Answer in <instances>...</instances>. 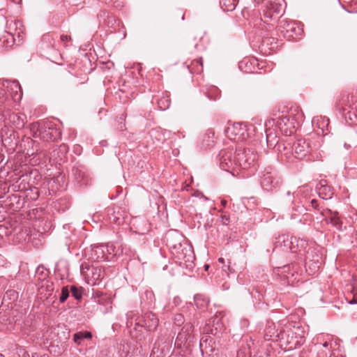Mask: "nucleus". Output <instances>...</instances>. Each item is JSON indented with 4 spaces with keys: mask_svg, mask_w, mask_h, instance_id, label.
Wrapping results in <instances>:
<instances>
[{
    "mask_svg": "<svg viewBox=\"0 0 357 357\" xmlns=\"http://www.w3.org/2000/svg\"><path fill=\"white\" fill-rule=\"evenodd\" d=\"M226 204H227V201H225V200H222V204L223 206H225V205H226Z\"/></svg>",
    "mask_w": 357,
    "mask_h": 357,
    "instance_id": "nucleus-55",
    "label": "nucleus"
},
{
    "mask_svg": "<svg viewBox=\"0 0 357 357\" xmlns=\"http://www.w3.org/2000/svg\"><path fill=\"white\" fill-rule=\"evenodd\" d=\"M261 47H268L270 50L274 51L278 48L277 39L273 37L264 36L261 40Z\"/></svg>",
    "mask_w": 357,
    "mask_h": 357,
    "instance_id": "nucleus-25",
    "label": "nucleus"
},
{
    "mask_svg": "<svg viewBox=\"0 0 357 357\" xmlns=\"http://www.w3.org/2000/svg\"><path fill=\"white\" fill-rule=\"evenodd\" d=\"M214 132L211 130H207V132H206L205 134V139H204V141L206 140L207 144L206 145L207 146H211V144L213 143V137H214Z\"/></svg>",
    "mask_w": 357,
    "mask_h": 357,
    "instance_id": "nucleus-34",
    "label": "nucleus"
},
{
    "mask_svg": "<svg viewBox=\"0 0 357 357\" xmlns=\"http://www.w3.org/2000/svg\"><path fill=\"white\" fill-rule=\"evenodd\" d=\"M92 334L89 331H80L73 335V340L78 345L82 344L84 340H90Z\"/></svg>",
    "mask_w": 357,
    "mask_h": 357,
    "instance_id": "nucleus-26",
    "label": "nucleus"
},
{
    "mask_svg": "<svg viewBox=\"0 0 357 357\" xmlns=\"http://www.w3.org/2000/svg\"><path fill=\"white\" fill-rule=\"evenodd\" d=\"M105 245H91V249L86 252L89 259L94 261H107V256L105 252Z\"/></svg>",
    "mask_w": 357,
    "mask_h": 357,
    "instance_id": "nucleus-12",
    "label": "nucleus"
},
{
    "mask_svg": "<svg viewBox=\"0 0 357 357\" xmlns=\"http://www.w3.org/2000/svg\"><path fill=\"white\" fill-rule=\"evenodd\" d=\"M222 269L225 272L227 273V275L231 274L234 273V268L231 266V262L229 260H227V264L224 265L222 266Z\"/></svg>",
    "mask_w": 357,
    "mask_h": 357,
    "instance_id": "nucleus-39",
    "label": "nucleus"
},
{
    "mask_svg": "<svg viewBox=\"0 0 357 357\" xmlns=\"http://www.w3.org/2000/svg\"><path fill=\"white\" fill-rule=\"evenodd\" d=\"M70 290L72 295L75 299L79 300L82 298V292L79 289L77 288L76 287L72 286Z\"/></svg>",
    "mask_w": 357,
    "mask_h": 357,
    "instance_id": "nucleus-37",
    "label": "nucleus"
},
{
    "mask_svg": "<svg viewBox=\"0 0 357 357\" xmlns=\"http://www.w3.org/2000/svg\"><path fill=\"white\" fill-rule=\"evenodd\" d=\"M238 3V0H220V4L224 11L230 12L236 8Z\"/></svg>",
    "mask_w": 357,
    "mask_h": 357,
    "instance_id": "nucleus-27",
    "label": "nucleus"
},
{
    "mask_svg": "<svg viewBox=\"0 0 357 357\" xmlns=\"http://www.w3.org/2000/svg\"><path fill=\"white\" fill-rule=\"evenodd\" d=\"M74 177L77 182L80 185H87L89 181L88 174L80 168H74L73 169Z\"/></svg>",
    "mask_w": 357,
    "mask_h": 357,
    "instance_id": "nucleus-22",
    "label": "nucleus"
},
{
    "mask_svg": "<svg viewBox=\"0 0 357 357\" xmlns=\"http://www.w3.org/2000/svg\"><path fill=\"white\" fill-rule=\"evenodd\" d=\"M311 204L312 207H314V208H316L318 206L317 201L316 199H312Z\"/></svg>",
    "mask_w": 357,
    "mask_h": 357,
    "instance_id": "nucleus-48",
    "label": "nucleus"
},
{
    "mask_svg": "<svg viewBox=\"0 0 357 357\" xmlns=\"http://www.w3.org/2000/svg\"><path fill=\"white\" fill-rule=\"evenodd\" d=\"M357 291V289H354V292Z\"/></svg>",
    "mask_w": 357,
    "mask_h": 357,
    "instance_id": "nucleus-61",
    "label": "nucleus"
},
{
    "mask_svg": "<svg viewBox=\"0 0 357 357\" xmlns=\"http://www.w3.org/2000/svg\"><path fill=\"white\" fill-rule=\"evenodd\" d=\"M282 144H278V149L279 150V151L281 153L282 155H286L287 158H289V156L288 155V153L287 152H285L286 149H287V146H283V151L281 149V147H282Z\"/></svg>",
    "mask_w": 357,
    "mask_h": 357,
    "instance_id": "nucleus-42",
    "label": "nucleus"
},
{
    "mask_svg": "<svg viewBox=\"0 0 357 357\" xmlns=\"http://www.w3.org/2000/svg\"><path fill=\"white\" fill-rule=\"evenodd\" d=\"M357 102V96L354 94H348L344 96L341 98V99L337 102L336 107L338 108L340 111H346L348 107L351 110H357V106L355 104Z\"/></svg>",
    "mask_w": 357,
    "mask_h": 357,
    "instance_id": "nucleus-14",
    "label": "nucleus"
},
{
    "mask_svg": "<svg viewBox=\"0 0 357 357\" xmlns=\"http://www.w3.org/2000/svg\"><path fill=\"white\" fill-rule=\"evenodd\" d=\"M275 243L276 247L280 246L283 248L282 250H289L293 253L298 252L301 255H305L306 266L312 268L314 273L319 271L320 265L321 264L320 257L317 255V259H314V257L312 256V253H310L309 251H306L307 242L305 239L296 236L282 235L279 236Z\"/></svg>",
    "mask_w": 357,
    "mask_h": 357,
    "instance_id": "nucleus-1",
    "label": "nucleus"
},
{
    "mask_svg": "<svg viewBox=\"0 0 357 357\" xmlns=\"http://www.w3.org/2000/svg\"><path fill=\"white\" fill-rule=\"evenodd\" d=\"M227 137L234 142L245 140L249 137L247 126L241 123H234L225 130Z\"/></svg>",
    "mask_w": 357,
    "mask_h": 357,
    "instance_id": "nucleus-7",
    "label": "nucleus"
},
{
    "mask_svg": "<svg viewBox=\"0 0 357 357\" xmlns=\"http://www.w3.org/2000/svg\"><path fill=\"white\" fill-rule=\"evenodd\" d=\"M174 324L176 326H181L184 323V317L181 314H176L174 319Z\"/></svg>",
    "mask_w": 357,
    "mask_h": 357,
    "instance_id": "nucleus-38",
    "label": "nucleus"
},
{
    "mask_svg": "<svg viewBox=\"0 0 357 357\" xmlns=\"http://www.w3.org/2000/svg\"><path fill=\"white\" fill-rule=\"evenodd\" d=\"M315 121H316V119H314L312 120V123H315Z\"/></svg>",
    "mask_w": 357,
    "mask_h": 357,
    "instance_id": "nucleus-59",
    "label": "nucleus"
},
{
    "mask_svg": "<svg viewBox=\"0 0 357 357\" xmlns=\"http://www.w3.org/2000/svg\"><path fill=\"white\" fill-rule=\"evenodd\" d=\"M206 341H207V339L206 340H203V339L201 340V342H200V347L201 348L203 347L204 342H206Z\"/></svg>",
    "mask_w": 357,
    "mask_h": 357,
    "instance_id": "nucleus-52",
    "label": "nucleus"
},
{
    "mask_svg": "<svg viewBox=\"0 0 357 357\" xmlns=\"http://www.w3.org/2000/svg\"><path fill=\"white\" fill-rule=\"evenodd\" d=\"M82 273L86 278L90 279L95 284L97 282L100 281L105 276L104 269L99 266H91L89 267L82 266Z\"/></svg>",
    "mask_w": 357,
    "mask_h": 357,
    "instance_id": "nucleus-11",
    "label": "nucleus"
},
{
    "mask_svg": "<svg viewBox=\"0 0 357 357\" xmlns=\"http://www.w3.org/2000/svg\"><path fill=\"white\" fill-rule=\"evenodd\" d=\"M195 303L198 308L204 309L208 304V299L204 295L197 294L194 297Z\"/></svg>",
    "mask_w": 357,
    "mask_h": 357,
    "instance_id": "nucleus-28",
    "label": "nucleus"
},
{
    "mask_svg": "<svg viewBox=\"0 0 357 357\" xmlns=\"http://www.w3.org/2000/svg\"><path fill=\"white\" fill-rule=\"evenodd\" d=\"M23 357H29V354L26 352L24 353Z\"/></svg>",
    "mask_w": 357,
    "mask_h": 357,
    "instance_id": "nucleus-54",
    "label": "nucleus"
},
{
    "mask_svg": "<svg viewBox=\"0 0 357 357\" xmlns=\"http://www.w3.org/2000/svg\"><path fill=\"white\" fill-rule=\"evenodd\" d=\"M259 181L265 190L271 191L280 185L281 179L272 167H268L260 172Z\"/></svg>",
    "mask_w": 357,
    "mask_h": 357,
    "instance_id": "nucleus-3",
    "label": "nucleus"
},
{
    "mask_svg": "<svg viewBox=\"0 0 357 357\" xmlns=\"http://www.w3.org/2000/svg\"><path fill=\"white\" fill-rule=\"evenodd\" d=\"M317 190L319 195L324 199H331L333 194L330 186L317 188Z\"/></svg>",
    "mask_w": 357,
    "mask_h": 357,
    "instance_id": "nucleus-31",
    "label": "nucleus"
},
{
    "mask_svg": "<svg viewBox=\"0 0 357 357\" xmlns=\"http://www.w3.org/2000/svg\"><path fill=\"white\" fill-rule=\"evenodd\" d=\"M194 337V326L190 323L185 324L177 335L176 344L180 347H188L193 341Z\"/></svg>",
    "mask_w": 357,
    "mask_h": 357,
    "instance_id": "nucleus-8",
    "label": "nucleus"
},
{
    "mask_svg": "<svg viewBox=\"0 0 357 357\" xmlns=\"http://www.w3.org/2000/svg\"><path fill=\"white\" fill-rule=\"evenodd\" d=\"M349 303L351 304V305L357 304V296H356V293H354V298L351 301H349Z\"/></svg>",
    "mask_w": 357,
    "mask_h": 357,
    "instance_id": "nucleus-45",
    "label": "nucleus"
},
{
    "mask_svg": "<svg viewBox=\"0 0 357 357\" xmlns=\"http://www.w3.org/2000/svg\"><path fill=\"white\" fill-rule=\"evenodd\" d=\"M143 326L149 331H155L158 325V319L153 312H147L143 316Z\"/></svg>",
    "mask_w": 357,
    "mask_h": 357,
    "instance_id": "nucleus-18",
    "label": "nucleus"
},
{
    "mask_svg": "<svg viewBox=\"0 0 357 357\" xmlns=\"http://www.w3.org/2000/svg\"><path fill=\"white\" fill-rule=\"evenodd\" d=\"M218 262H219V263H220V264H225V259H224V258H222V257H220V258L218 259Z\"/></svg>",
    "mask_w": 357,
    "mask_h": 357,
    "instance_id": "nucleus-50",
    "label": "nucleus"
},
{
    "mask_svg": "<svg viewBox=\"0 0 357 357\" xmlns=\"http://www.w3.org/2000/svg\"><path fill=\"white\" fill-rule=\"evenodd\" d=\"M284 13V6L281 0L268 1L264 10V16L268 19H276Z\"/></svg>",
    "mask_w": 357,
    "mask_h": 357,
    "instance_id": "nucleus-10",
    "label": "nucleus"
},
{
    "mask_svg": "<svg viewBox=\"0 0 357 357\" xmlns=\"http://www.w3.org/2000/svg\"><path fill=\"white\" fill-rule=\"evenodd\" d=\"M278 31L288 40L297 39L303 33V27L299 23L287 20L280 22Z\"/></svg>",
    "mask_w": 357,
    "mask_h": 357,
    "instance_id": "nucleus-4",
    "label": "nucleus"
},
{
    "mask_svg": "<svg viewBox=\"0 0 357 357\" xmlns=\"http://www.w3.org/2000/svg\"><path fill=\"white\" fill-rule=\"evenodd\" d=\"M167 347V342L164 339H158L153 344L150 357H163Z\"/></svg>",
    "mask_w": 357,
    "mask_h": 357,
    "instance_id": "nucleus-20",
    "label": "nucleus"
},
{
    "mask_svg": "<svg viewBox=\"0 0 357 357\" xmlns=\"http://www.w3.org/2000/svg\"><path fill=\"white\" fill-rule=\"evenodd\" d=\"M18 298V293L13 289L8 290L3 296V303H6L7 300L10 301V302L8 303V305L11 304L12 302H14Z\"/></svg>",
    "mask_w": 357,
    "mask_h": 357,
    "instance_id": "nucleus-29",
    "label": "nucleus"
},
{
    "mask_svg": "<svg viewBox=\"0 0 357 357\" xmlns=\"http://www.w3.org/2000/svg\"><path fill=\"white\" fill-rule=\"evenodd\" d=\"M235 155L238 171L250 168L257 160V155L250 149H237Z\"/></svg>",
    "mask_w": 357,
    "mask_h": 357,
    "instance_id": "nucleus-5",
    "label": "nucleus"
},
{
    "mask_svg": "<svg viewBox=\"0 0 357 357\" xmlns=\"http://www.w3.org/2000/svg\"><path fill=\"white\" fill-rule=\"evenodd\" d=\"M287 195L290 197L289 201L293 200V194H291L290 191L287 192Z\"/></svg>",
    "mask_w": 357,
    "mask_h": 357,
    "instance_id": "nucleus-49",
    "label": "nucleus"
},
{
    "mask_svg": "<svg viewBox=\"0 0 357 357\" xmlns=\"http://www.w3.org/2000/svg\"><path fill=\"white\" fill-rule=\"evenodd\" d=\"M158 107L162 110H165L170 105V100L167 98H163L158 101Z\"/></svg>",
    "mask_w": 357,
    "mask_h": 357,
    "instance_id": "nucleus-33",
    "label": "nucleus"
},
{
    "mask_svg": "<svg viewBox=\"0 0 357 357\" xmlns=\"http://www.w3.org/2000/svg\"><path fill=\"white\" fill-rule=\"evenodd\" d=\"M222 218L224 220L223 224L227 225L229 223V218L228 217L223 215Z\"/></svg>",
    "mask_w": 357,
    "mask_h": 357,
    "instance_id": "nucleus-47",
    "label": "nucleus"
},
{
    "mask_svg": "<svg viewBox=\"0 0 357 357\" xmlns=\"http://www.w3.org/2000/svg\"><path fill=\"white\" fill-rule=\"evenodd\" d=\"M0 357H5L2 354L0 353Z\"/></svg>",
    "mask_w": 357,
    "mask_h": 357,
    "instance_id": "nucleus-58",
    "label": "nucleus"
},
{
    "mask_svg": "<svg viewBox=\"0 0 357 357\" xmlns=\"http://www.w3.org/2000/svg\"><path fill=\"white\" fill-rule=\"evenodd\" d=\"M310 152L309 144L304 139H299L294 142L292 146V155L295 158L302 159Z\"/></svg>",
    "mask_w": 357,
    "mask_h": 357,
    "instance_id": "nucleus-13",
    "label": "nucleus"
},
{
    "mask_svg": "<svg viewBox=\"0 0 357 357\" xmlns=\"http://www.w3.org/2000/svg\"><path fill=\"white\" fill-rule=\"evenodd\" d=\"M181 234L176 231H169L165 236L167 244L172 249V251H175L181 245Z\"/></svg>",
    "mask_w": 357,
    "mask_h": 357,
    "instance_id": "nucleus-17",
    "label": "nucleus"
},
{
    "mask_svg": "<svg viewBox=\"0 0 357 357\" xmlns=\"http://www.w3.org/2000/svg\"><path fill=\"white\" fill-rule=\"evenodd\" d=\"M265 338L268 340H272L278 341V340L283 338V333L278 330H275V326H269L266 328L265 331Z\"/></svg>",
    "mask_w": 357,
    "mask_h": 357,
    "instance_id": "nucleus-24",
    "label": "nucleus"
},
{
    "mask_svg": "<svg viewBox=\"0 0 357 357\" xmlns=\"http://www.w3.org/2000/svg\"><path fill=\"white\" fill-rule=\"evenodd\" d=\"M330 223L335 227L337 230L342 229V222L337 215V213H334L329 218Z\"/></svg>",
    "mask_w": 357,
    "mask_h": 357,
    "instance_id": "nucleus-32",
    "label": "nucleus"
},
{
    "mask_svg": "<svg viewBox=\"0 0 357 357\" xmlns=\"http://www.w3.org/2000/svg\"><path fill=\"white\" fill-rule=\"evenodd\" d=\"M116 209V208L115 207L109 208L107 209L109 220L112 222L121 225L124 221V217L123 215L120 213L119 208H117V211Z\"/></svg>",
    "mask_w": 357,
    "mask_h": 357,
    "instance_id": "nucleus-23",
    "label": "nucleus"
},
{
    "mask_svg": "<svg viewBox=\"0 0 357 357\" xmlns=\"http://www.w3.org/2000/svg\"><path fill=\"white\" fill-rule=\"evenodd\" d=\"M268 26L269 28H273V25L268 24Z\"/></svg>",
    "mask_w": 357,
    "mask_h": 357,
    "instance_id": "nucleus-57",
    "label": "nucleus"
},
{
    "mask_svg": "<svg viewBox=\"0 0 357 357\" xmlns=\"http://www.w3.org/2000/svg\"><path fill=\"white\" fill-rule=\"evenodd\" d=\"M177 262L181 266L191 268L195 259L192 246L184 243L181 244L175 251H172Z\"/></svg>",
    "mask_w": 357,
    "mask_h": 357,
    "instance_id": "nucleus-2",
    "label": "nucleus"
},
{
    "mask_svg": "<svg viewBox=\"0 0 357 357\" xmlns=\"http://www.w3.org/2000/svg\"><path fill=\"white\" fill-rule=\"evenodd\" d=\"M220 167L225 171L230 172L232 175L238 174L237 160L235 151L232 149L222 151L220 153Z\"/></svg>",
    "mask_w": 357,
    "mask_h": 357,
    "instance_id": "nucleus-6",
    "label": "nucleus"
},
{
    "mask_svg": "<svg viewBox=\"0 0 357 357\" xmlns=\"http://www.w3.org/2000/svg\"><path fill=\"white\" fill-rule=\"evenodd\" d=\"M5 118L17 128L21 129L24 128L26 117L24 114L14 113L10 111L6 112L4 114Z\"/></svg>",
    "mask_w": 357,
    "mask_h": 357,
    "instance_id": "nucleus-16",
    "label": "nucleus"
},
{
    "mask_svg": "<svg viewBox=\"0 0 357 357\" xmlns=\"http://www.w3.org/2000/svg\"><path fill=\"white\" fill-rule=\"evenodd\" d=\"M266 142L269 146L274 145L275 143H277L276 136L273 135L271 132H268L266 130Z\"/></svg>",
    "mask_w": 357,
    "mask_h": 357,
    "instance_id": "nucleus-35",
    "label": "nucleus"
},
{
    "mask_svg": "<svg viewBox=\"0 0 357 357\" xmlns=\"http://www.w3.org/2000/svg\"><path fill=\"white\" fill-rule=\"evenodd\" d=\"M205 268H206V269H208V265H206V266H205Z\"/></svg>",
    "mask_w": 357,
    "mask_h": 357,
    "instance_id": "nucleus-60",
    "label": "nucleus"
},
{
    "mask_svg": "<svg viewBox=\"0 0 357 357\" xmlns=\"http://www.w3.org/2000/svg\"><path fill=\"white\" fill-rule=\"evenodd\" d=\"M105 252L107 256V261L112 260L114 257H115L117 255L118 250H116V248L115 245H114L112 243H107V245H105Z\"/></svg>",
    "mask_w": 357,
    "mask_h": 357,
    "instance_id": "nucleus-30",
    "label": "nucleus"
},
{
    "mask_svg": "<svg viewBox=\"0 0 357 357\" xmlns=\"http://www.w3.org/2000/svg\"><path fill=\"white\" fill-rule=\"evenodd\" d=\"M328 122H329L328 119H324L322 120L321 123L322 124H326V126H328ZM324 125H323V126H321H321L319 125V128H320L321 129L322 132H324Z\"/></svg>",
    "mask_w": 357,
    "mask_h": 357,
    "instance_id": "nucleus-44",
    "label": "nucleus"
},
{
    "mask_svg": "<svg viewBox=\"0 0 357 357\" xmlns=\"http://www.w3.org/2000/svg\"><path fill=\"white\" fill-rule=\"evenodd\" d=\"M246 63V61H243L240 63V65H239V67L240 68H243V64H245Z\"/></svg>",
    "mask_w": 357,
    "mask_h": 357,
    "instance_id": "nucleus-51",
    "label": "nucleus"
},
{
    "mask_svg": "<svg viewBox=\"0 0 357 357\" xmlns=\"http://www.w3.org/2000/svg\"><path fill=\"white\" fill-rule=\"evenodd\" d=\"M287 114L293 119L298 126L304 120V114L302 110L298 106H293L289 108Z\"/></svg>",
    "mask_w": 357,
    "mask_h": 357,
    "instance_id": "nucleus-21",
    "label": "nucleus"
},
{
    "mask_svg": "<svg viewBox=\"0 0 357 357\" xmlns=\"http://www.w3.org/2000/svg\"><path fill=\"white\" fill-rule=\"evenodd\" d=\"M7 88L10 90V96L15 102L20 101L22 98V89L17 80L8 82Z\"/></svg>",
    "mask_w": 357,
    "mask_h": 357,
    "instance_id": "nucleus-19",
    "label": "nucleus"
},
{
    "mask_svg": "<svg viewBox=\"0 0 357 357\" xmlns=\"http://www.w3.org/2000/svg\"><path fill=\"white\" fill-rule=\"evenodd\" d=\"M32 357H36V355H33Z\"/></svg>",
    "mask_w": 357,
    "mask_h": 357,
    "instance_id": "nucleus-62",
    "label": "nucleus"
},
{
    "mask_svg": "<svg viewBox=\"0 0 357 357\" xmlns=\"http://www.w3.org/2000/svg\"><path fill=\"white\" fill-rule=\"evenodd\" d=\"M256 2H257L258 3L263 1L264 0H255Z\"/></svg>",
    "mask_w": 357,
    "mask_h": 357,
    "instance_id": "nucleus-56",
    "label": "nucleus"
},
{
    "mask_svg": "<svg viewBox=\"0 0 357 357\" xmlns=\"http://www.w3.org/2000/svg\"><path fill=\"white\" fill-rule=\"evenodd\" d=\"M38 131L40 137L44 141H56L61 135L59 130L54 127H41Z\"/></svg>",
    "mask_w": 357,
    "mask_h": 357,
    "instance_id": "nucleus-15",
    "label": "nucleus"
},
{
    "mask_svg": "<svg viewBox=\"0 0 357 357\" xmlns=\"http://www.w3.org/2000/svg\"><path fill=\"white\" fill-rule=\"evenodd\" d=\"M69 296V291L68 287H63L61 289V296L59 297V301L61 303H63L66 301V299Z\"/></svg>",
    "mask_w": 357,
    "mask_h": 357,
    "instance_id": "nucleus-36",
    "label": "nucleus"
},
{
    "mask_svg": "<svg viewBox=\"0 0 357 357\" xmlns=\"http://www.w3.org/2000/svg\"><path fill=\"white\" fill-rule=\"evenodd\" d=\"M344 115L346 119H349L352 121L354 120V119H357V116L354 112H351V111H349L348 113Z\"/></svg>",
    "mask_w": 357,
    "mask_h": 357,
    "instance_id": "nucleus-40",
    "label": "nucleus"
},
{
    "mask_svg": "<svg viewBox=\"0 0 357 357\" xmlns=\"http://www.w3.org/2000/svg\"><path fill=\"white\" fill-rule=\"evenodd\" d=\"M325 186H328L327 184V181L326 180H321L318 184L317 188H324Z\"/></svg>",
    "mask_w": 357,
    "mask_h": 357,
    "instance_id": "nucleus-43",
    "label": "nucleus"
},
{
    "mask_svg": "<svg viewBox=\"0 0 357 357\" xmlns=\"http://www.w3.org/2000/svg\"><path fill=\"white\" fill-rule=\"evenodd\" d=\"M68 39H70V38L66 35H61V40L63 42L67 41Z\"/></svg>",
    "mask_w": 357,
    "mask_h": 357,
    "instance_id": "nucleus-46",
    "label": "nucleus"
},
{
    "mask_svg": "<svg viewBox=\"0 0 357 357\" xmlns=\"http://www.w3.org/2000/svg\"><path fill=\"white\" fill-rule=\"evenodd\" d=\"M276 125L286 135H290L294 132V129L298 126L296 122L284 112L277 118Z\"/></svg>",
    "mask_w": 357,
    "mask_h": 357,
    "instance_id": "nucleus-9",
    "label": "nucleus"
},
{
    "mask_svg": "<svg viewBox=\"0 0 357 357\" xmlns=\"http://www.w3.org/2000/svg\"><path fill=\"white\" fill-rule=\"evenodd\" d=\"M344 147H345L347 149H349L351 146H350V145H347V144H344Z\"/></svg>",
    "mask_w": 357,
    "mask_h": 357,
    "instance_id": "nucleus-53",
    "label": "nucleus"
},
{
    "mask_svg": "<svg viewBox=\"0 0 357 357\" xmlns=\"http://www.w3.org/2000/svg\"><path fill=\"white\" fill-rule=\"evenodd\" d=\"M328 345H329L328 343L326 342L322 344V348L323 349L324 348L326 349V350H327L328 352H326V351H324V350L319 351V352H322L324 356H325L326 353L330 355L331 353H330V351H329Z\"/></svg>",
    "mask_w": 357,
    "mask_h": 357,
    "instance_id": "nucleus-41",
    "label": "nucleus"
}]
</instances>
